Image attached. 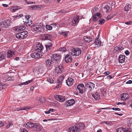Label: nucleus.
<instances>
[{
  "mask_svg": "<svg viewBox=\"0 0 132 132\" xmlns=\"http://www.w3.org/2000/svg\"><path fill=\"white\" fill-rule=\"evenodd\" d=\"M63 70L64 69L63 67L61 65H59L58 67L56 68L55 70L57 73H61Z\"/></svg>",
  "mask_w": 132,
  "mask_h": 132,
  "instance_id": "obj_18",
  "label": "nucleus"
},
{
  "mask_svg": "<svg viewBox=\"0 0 132 132\" xmlns=\"http://www.w3.org/2000/svg\"><path fill=\"white\" fill-rule=\"evenodd\" d=\"M27 25L30 26L31 24H32V21L30 20H29V21H27Z\"/></svg>",
  "mask_w": 132,
  "mask_h": 132,
  "instance_id": "obj_49",
  "label": "nucleus"
},
{
  "mask_svg": "<svg viewBox=\"0 0 132 132\" xmlns=\"http://www.w3.org/2000/svg\"><path fill=\"white\" fill-rule=\"evenodd\" d=\"M28 35V33L26 31H23L17 33L16 35V37L17 38L19 39H24L27 37Z\"/></svg>",
  "mask_w": 132,
  "mask_h": 132,
  "instance_id": "obj_2",
  "label": "nucleus"
},
{
  "mask_svg": "<svg viewBox=\"0 0 132 132\" xmlns=\"http://www.w3.org/2000/svg\"><path fill=\"white\" fill-rule=\"evenodd\" d=\"M127 123L129 126L132 127V119H128L127 121Z\"/></svg>",
  "mask_w": 132,
  "mask_h": 132,
  "instance_id": "obj_33",
  "label": "nucleus"
},
{
  "mask_svg": "<svg viewBox=\"0 0 132 132\" xmlns=\"http://www.w3.org/2000/svg\"><path fill=\"white\" fill-rule=\"evenodd\" d=\"M94 43L95 44V45H96L98 46H100L101 45V42L99 40V38H97L95 40Z\"/></svg>",
  "mask_w": 132,
  "mask_h": 132,
  "instance_id": "obj_30",
  "label": "nucleus"
},
{
  "mask_svg": "<svg viewBox=\"0 0 132 132\" xmlns=\"http://www.w3.org/2000/svg\"><path fill=\"white\" fill-rule=\"evenodd\" d=\"M116 132H130L129 129L127 128H119L116 130Z\"/></svg>",
  "mask_w": 132,
  "mask_h": 132,
  "instance_id": "obj_13",
  "label": "nucleus"
},
{
  "mask_svg": "<svg viewBox=\"0 0 132 132\" xmlns=\"http://www.w3.org/2000/svg\"><path fill=\"white\" fill-rule=\"evenodd\" d=\"M129 52L128 51H125V53L126 54V55H129Z\"/></svg>",
  "mask_w": 132,
  "mask_h": 132,
  "instance_id": "obj_60",
  "label": "nucleus"
},
{
  "mask_svg": "<svg viewBox=\"0 0 132 132\" xmlns=\"http://www.w3.org/2000/svg\"><path fill=\"white\" fill-rule=\"evenodd\" d=\"M41 55H40V53L38 52L37 51L32 53L31 54V56L33 58H38L41 57Z\"/></svg>",
  "mask_w": 132,
  "mask_h": 132,
  "instance_id": "obj_9",
  "label": "nucleus"
},
{
  "mask_svg": "<svg viewBox=\"0 0 132 132\" xmlns=\"http://www.w3.org/2000/svg\"><path fill=\"white\" fill-rule=\"evenodd\" d=\"M68 131L69 132H78L77 128V126L71 127L69 128Z\"/></svg>",
  "mask_w": 132,
  "mask_h": 132,
  "instance_id": "obj_21",
  "label": "nucleus"
},
{
  "mask_svg": "<svg viewBox=\"0 0 132 132\" xmlns=\"http://www.w3.org/2000/svg\"><path fill=\"white\" fill-rule=\"evenodd\" d=\"M46 80L51 84H52L53 82V80L52 78H49L47 79Z\"/></svg>",
  "mask_w": 132,
  "mask_h": 132,
  "instance_id": "obj_42",
  "label": "nucleus"
},
{
  "mask_svg": "<svg viewBox=\"0 0 132 132\" xmlns=\"http://www.w3.org/2000/svg\"><path fill=\"white\" fill-rule=\"evenodd\" d=\"M4 123L2 121H0V127H3L4 125Z\"/></svg>",
  "mask_w": 132,
  "mask_h": 132,
  "instance_id": "obj_55",
  "label": "nucleus"
},
{
  "mask_svg": "<svg viewBox=\"0 0 132 132\" xmlns=\"http://www.w3.org/2000/svg\"><path fill=\"white\" fill-rule=\"evenodd\" d=\"M84 38L85 41L87 42H89L93 40V39L89 36L84 37Z\"/></svg>",
  "mask_w": 132,
  "mask_h": 132,
  "instance_id": "obj_26",
  "label": "nucleus"
},
{
  "mask_svg": "<svg viewBox=\"0 0 132 132\" xmlns=\"http://www.w3.org/2000/svg\"><path fill=\"white\" fill-rule=\"evenodd\" d=\"M95 86V85L94 84L90 82H87L85 84L86 87L89 88L90 91L92 88H94Z\"/></svg>",
  "mask_w": 132,
  "mask_h": 132,
  "instance_id": "obj_11",
  "label": "nucleus"
},
{
  "mask_svg": "<svg viewBox=\"0 0 132 132\" xmlns=\"http://www.w3.org/2000/svg\"><path fill=\"white\" fill-rule=\"evenodd\" d=\"M64 76H61L59 77L57 81V83L58 84L56 86V87L58 88L59 87V85H61L62 84V82L63 80Z\"/></svg>",
  "mask_w": 132,
  "mask_h": 132,
  "instance_id": "obj_15",
  "label": "nucleus"
},
{
  "mask_svg": "<svg viewBox=\"0 0 132 132\" xmlns=\"http://www.w3.org/2000/svg\"><path fill=\"white\" fill-rule=\"evenodd\" d=\"M21 132H28V131L25 129L24 128H22L21 130Z\"/></svg>",
  "mask_w": 132,
  "mask_h": 132,
  "instance_id": "obj_54",
  "label": "nucleus"
},
{
  "mask_svg": "<svg viewBox=\"0 0 132 132\" xmlns=\"http://www.w3.org/2000/svg\"><path fill=\"white\" fill-rule=\"evenodd\" d=\"M75 103V101L73 99L68 100L65 103V104L68 106H69L73 105Z\"/></svg>",
  "mask_w": 132,
  "mask_h": 132,
  "instance_id": "obj_17",
  "label": "nucleus"
},
{
  "mask_svg": "<svg viewBox=\"0 0 132 132\" xmlns=\"http://www.w3.org/2000/svg\"><path fill=\"white\" fill-rule=\"evenodd\" d=\"M13 30H14L15 31H18V28H17V26L16 27H14L13 28Z\"/></svg>",
  "mask_w": 132,
  "mask_h": 132,
  "instance_id": "obj_62",
  "label": "nucleus"
},
{
  "mask_svg": "<svg viewBox=\"0 0 132 132\" xmlns=\"http://www.w3.org/2000/svg\"><path fill=\"white\" fill-rule=\"evenodd\" d=\"M103 123L106 124H110V122L109 121H104Z\"/></svg>",
  "mask_w": 132,
  "mask_h": 132,
  "instance_id": "obj_63",
  "label": "nucleus"
},
{
  "mask_svg": "<svg viewBox=\"0 0 132 132\" xmlns=\"http://www.w3.org/2000/svg\"><path fill=\"white\" fill-rule=\"evenodd\" d=\"M26 125L29 127L34 128L35 125V123H34L31 122H29L27 123L26 124Z\"/></svg>",
  "mask_w": 132,
  "mask_h": 132,
  "instance_id": "obj_32",
  "label": "nucleus"
},
{
  "mask_svg": "<svg viewBox=\"0 0 132 132\" xmlns=\"http://www.w3.org/2000/svg\"><path fill=\"white\" fill-rule=\"evenodd\" d=\"M46 45L52 47V44L51 42H49Z\"/></svg>",
  "mask_w": 132,
  "mask_h": 132,
  "instance_id": "obj_53",
  "label": "nucleus"
},
{
  "mask_svg": "<svg viewBox=\"0 0 132 132\" xmlns=\"http://www.w3.org/2000/svg\"><path fill=\"white\" fill-rule=\"evenodd\" d=\"M14 55V52L11 50H9L7 53V57L10 58L13 57Z\"/></svg>",
  "mask_w": 132,
  "mask_h": 132,
  "instance_id": "obj_24",
  "label": "nucleus"
},
{
  "mask_svg": "<svg viewBox=\"0 0 132 132\" xmlns=\"http://www.w3.org/2000/svg\"><path fill=\"white\" fill-rule=\"evenodd\" d=\"M65 60L67 63H70L72 60L71 56L68 54L66 55L65 57Z\"/></svg>",
  "mask_w": 132,
  "mask_h": 132,
  "instance_id": "obj_20",
  "label": "nucleus"
},
{
  "mask_svg": "<svg viewBox=\"0 0 132 132\" xmlns=\"http://www.w3.org/2000/svg\"><path fill=\"white\" fill-rule=\"evenodd\" d=\"M68 32H62L61 33V34L63 35L64 36L66 37L67 36Z\"/></svg>",
  "mask_w": 132,
  "mask_h": 132,
  "instance_id": "obj_43",
  "label": "nucleus"
},
{
  "mask_svg": "<svg viewBox=\"0 0 132 132\" xmlns=\"http://www.w3.org/2000/svg\"><path fill=\"white\" fill-rule=\"evenodd\" d=\"M55 97L56 100L60 102H63L65 100V97L61 95H57L55 96Z\"/></svg>",
  "mask_w": 132,
  "mask_h": 132,
  "instance_id": "obj_10",
  "label": "nucleus"
},
{
  "mask_svg": "<svg viewBox=\"0 0 132 132\" xmlns=\"http://www.w3.org/2000/svg\"><path fill=\"white\" fill-rule=\"evenodd\" d=\"M121 99L124 101L128 98V95L127 94L124 93L121 95Z\"/></svg>",
  "mask_w": 132,
  "mask_h": 132,
  "instance_id": "obj_25",
  "label": "nucleus"
},
{
  "mask_svg": "<svg viewBox=\"0 0 132 132\" xmlns=\"http://www.w3.org/2000/svg\"><path fill=\"white\" fill-rule=\"evenodd\" d=\"M99 24H102L104 23L105 22V20L104 19H101L99 21Z\"/></svg>",
  "mask_w": 132,
  "mask_h": 132,
  "instance_id": "obj_40",
  "label": "nucleus"
},
{
  "mask_svg": "<svg viewBox=\"0 0 132 132\" xmlns=\"http://www.w3.org/2000/svg\"><path fill=\"white\" fill-rule=\"evenodd\" d=\"M104 10H105V11L106 13L109 12L110 10V6L108 5L105 6L104 7Z\"/></svg>",
  "mask_w": 132,
  "mask_h": 132,
  "instance_id": "obj_35",
  "label": "nucleus"
},
{
  "mask_svg": "<svg viewBox=\"0 0 132 132\" xmlns=\"http://www.w3.org/2000/svg\"><path fill=\"white\" fill-rule=\"evenodd\" d=\"M38 100L42 103H44L45 102V98L43 97L39 98V99H38Z\"/></svg>",
  "mask_w": 132,
  "mask_h": 132,
  "instance_id": "obj_39",
  "label": "nucleus"
},
{
  "mask_svg": "<svg viewBox=\"0 0 132 132\" xmlns=\"http://www.w3.org/2000/svg\"><path fill=\"white\" fill-rule=\"evenodd\" d=\"M70 53L72 55L77 56L81 54V50L79 48H73L71 50Z\"/></svg>",
  "mask_w": 132,
  "mask_h": 132,
  "instance_id": "obj_3",
  "label": "nucleus"
},
{
  "mask_svg": "<svg viewBox=\"0 0 132 132\" xmlns=\"http://www.w3.org/2000/svg\"><path fill=\"white\" fill-rule=\"evenodd\" d=\"M32 81V80H29L27 81L24 82H23L20 84H19L18 85L21 87L22 86V85H28Z\"/></svg>",
  "mask_w": 132,
  "mask_h": 132,
  "instance_id": "obj_28",
  "label": "nucleus"
},
{
  "mask_svg": "<svg viewBox=\"0 0 132 132\" xmlns=\"http://www.w3.org/2000/svg\"><path fill=\"white\" fill-rule=\"evenodd\" d=\"M34 48L35 50L39 52L42 50L43 46L40 44L38 43L36 44L35 46H34Z\"/></svg>",
  "mask_w": 132,
  "mask_h": 132,
  "instance_id": "obj_8",
  "label": "nucleus"
},
{
  "mask_svg": "<svg viewBox=\"0 0 132 132\" xmlns=\"http://www.w3.org/2000/svg\"><path fill=\"white\" fill-rule=\"evenodd\" d=\"M132 22L130 21H128L126 22H125V24L127 25H129Z\"/></svg>",
  "mask_w": 132,
  "mask_h": 132,
  "instance_id": "obj_57",
  "label": "nucleus"
},
{
  "mask_svg": "<svg viewBox=\"0 0 132 132\" xmlns=\"http://www.w3.org/2000/svg\"><path fill=\"white\" fill-rule=\"evenodd\" d=\"M77 89L80 93L82 94L85 92V89L84 85L82 84H78L77 87Z\"/></svg>",
  "mask_w": 132,
  "mask_h": 132,
  "instance_id": "obj_6",
  "label": "nucleus"
},
{
  "mask_svg": "<svg viewBox=\"0 0 132 132\" xmlns=\"http://www.w3.org/2000/svg\"><path fill=\"white\" fill-rule=\"evenodd\" d=\"M118 59L119 63H123L125 62V55H120L119 56Z\"/></svg>",
  "mask_w": 132,
  "mask_h": 132,
  "instance_id": "obj_16",
  "label": "nucleus"
},
{
  "mask_svg": "<svg viewBox=\"0 0 132 132\" xmlns=\"http://www.w3.org/2000/svg\"><path fill=\"white\" fill-rule=\"evenodd\" d=\"M112 109L116 111H120L121 110L119 108H112Z\"/></svg>",
  "mask_w": 132,
  "mask_h": 132,
  "instance_id": "obj_52",
  "label": "nucleus"
},
{
  "mask_svg": "<svg viewBox=\"0 0 132 132\" xmlns=\"http://www.w3.org/2000/svg\"><path fill=\"white\" fill-rule=\"evenodd\" d=\"M113 77L112 75H109L106 77V78L108 79H110L113 78Z\"/></svg>",
  "mask_w": 132,
  "mask_h": 132,
  "instance_id": "obj_50",
  "label": "nucleus"
},
{
  "mask_svg": "<svg viewBox=\"0 0 132 132\" xmlns=\"http://www.w3.org/2000/svg\"><path fill=\"white\" fill-rule=\"evenodd\" d=\"M43 37H44L46 39L50 40L51 38L52 37V36H51L49 34H46L43 35Z\"/></svg>",
  "mask_w": 132,
  "mask_h": 132,
  "instance_id": "obj_29",
  "label": "nucleus"
},
{
  "mask_svg": "<svg viewBox=\"0 0 132 132\" xmlns=\"http://www.w3.org/2000/svg\"><path fill=\"white\" fill-rule=\"evenodd\" d=\"M10 10L11 11L13 12H15L16 10H18V9H16L15 7H12L10 9Z\"/></svg>",
  "mask_w": 132,
  "mask_h": 132,
  "instance_id": "obj_46",
  "label": "nucleus"
},
{
  "mask_svg": "<svg viewBox=\"0 0 132 132\" xmlns=\"http://www.w3.org/2000/svg\"><path fill=\"white\" fill-rule=\"evenodd\" d=\"M66 82L67 85L69 86H70L73 85L74 82V80L70 77H69Z\"/></svg>",
  "mask_w": 132,
  "mask_h": 132,
  "instance_id": "obj_14",
  "label": "nucleus"
},
{
  "mask_svg": "<svg viewBox=\"0 0 132 132\" xmlns=\"http://www.w3.org/2000/svg\"><path fill=\"white\" fill-rule=\"evenodd\" d=\"M61 57V56L59 54H53L51 57L52 62L55 63L59 62Z\"/></svg>",
  "mask_w": 132,
  "mask_h": 132,
  "instance_id": "obj_4",
  "label": "nucleus"
},
{
  "mask_svg": "<svg viewBox=\"0 0 132 132\" xmlns=\"http://www.w3.org/2000/svg\"><path fill=\"white\" fill-rule=\"evenodd\" d=\"M131 7L129 3H127L124 7L125 10L127 12L128 11L130 10Z\"/></svg>",
  "mask_w": 132,
  "mask_h": 132,
  "instance_id": "obj_27",
  "label": "nucleus"
},
{
  "mask_svg": "<svg viewBox=\"0 0 132 132\" xmlns=\"http://www.w3.org/2000/svg\"><path fill=\"white\" fill-rule=\"evenodd\" d=\"M112 18V16L111 15H109L107 16L106 19H107V20H109Z\"/></svg>",
  "mask_w": 132,
  "mask_h": 132,
  "instance_id": "obj_51",
  "label": "nucleus"
},
{
  "mask_svg": "<svg viewBox=\"0 0 132 132\" xmlns=\"http://www.w3.org/2000/svg\"><path fill=\"white\" fill-rule=\"evenodd\" d=\"M25 27L24 26H17V28L18 30V31H20L21 30H22L25 29Z\"/></svg>",
  "mask_w": 132,
  "mask_h": 132,
  "instance_id": "obj_34",
  "label": "nucleus"
},
{
  "mask_svg": "<svg viewBox=\"0 0 132 132\" xmlns=\"http://www.w3.org/2000/svg\"><path fill=\"white\" fill-rule=\"evenodd\" d=\"M110 72L109 71H107L106 72H104V74L106 76H107L110 73Z\"/></svg>",
  "mask_w": 132,
  "mask_h": 132,
  "instance_id": "obj_58",
  "label": "nucleus"
},
{
  "mask_svg": "<svg viewBox=\"0 0 132 132\" xmlns=\"http://www.w3.org/2000/svg\"><path fill=\"white\" fill-rule=\"evenodd\" d=\"M116 104L117 105H119L120 104H122V105H124L125 104V103L124 102H122V103H121L120 102H118L116 103Z\"/></svg>",
  "mask_w": 132,
  "mask_h": 132,
  "instance_id": "obj_56",
  "label": "nucleus"
},
{
  "mask_svg": "<svg viewBox=\"0 0 132 132\" xmlns=\"http://www.w3.org/2000/svg\"><path fill=\"white\" fill-rule=\"evenodd\" d=\"M45 46L46 48V50L47 51H49L51 48L52 47H50L49 46H47L46 45H45Z\"/></svg>",
  "mask_w": 132,
  "mask_h": 132,
  "instance_id": "obj_48",
  "label": "nucleus"
},
{
  "mask_svg": "<svg viewBox=\"0 0 132 132\" xmlns=\"http://www.w3.org/2000/svg\"><path fill=\"white\" fill-rule=\"evenodd\" d=\"M66 50V48L65 47H62L59 48V50L63 52H65Z\"/></svg>",
  "mask_w": 132,
  "mask_h": 132,
  "instance_id": "obj_44",
  "label": "nucleus"
},
{
  "mask_svg": "<svg viewBox=\"0 0 132 132\" xmlns=\"http://www.w3.org/2000/svg\"><path fill=\"white\" fill-rule=\"evenodd\" d=\"M2 5L5 7H7L8 6V5L6 4H2Z\"/></svg>",
  "mask_w": 132,
  "mask_h": 132,
  "instance_id": "obj_64",
  "label": "nucleus"
},
{
  "mask_svg": "<svg viewBox=\"0 0 132 132\" xmlns=\"http://www.w3.org/2000/svg\"><path fill=\"white\" fill-rule=\"evenodd\" d=\"M43 29V26L41 24H36L31 27V30L34 32L36 31L37 33L41 32Z\"/></svg>",
  "mask_w": 132,
  "mask_h": 132,
  "instance_id": "obj_1",
  "label": "nucleus"
},
{
  "mask_svg": "<svg viewBox=\"0 0 132 132\" xmlns=\"http://www.w3.org/2000/svg\"><path fill=\"white\" fill-rule=\"evenodd\" d=\"M6 57V55L5 54H0V61L2 60V59H4Z\"/></svg>",
  "mask_w": 132,
  "mask_h": 132,
  "instance_id": "obj_38",
  "label": "nucleus"
},
{
  "mask_svg": "<svg viewBox=\"0 0 132 132\" xmlns=\"http://www.w3.org/2000/svg\"><path fill=\"white\" fill-rule=\"evenodd\" d=\"M34 129L35 131L37 132H39L42 130L43 127L39 124L35 123V125L34 127Z\"/></svg>",
  "mask_w": 132,
  "mask_h": 132,
  "instance_id": "obj_7",
  "label": "nucleus"
},
{
  "mask_svg": "<svg viewBox=\"0 0 132 132\" xmlns=\"http://www.w3.org/2000/svg\"><path fill=\"white\" fill-rule=\"evenodd\" d=\"M52 60H51L50 61V60H47L46 61V64L48 66H49L50 65H51V64H52Z\"/></svg>",
  "mask_w": 132,
  "mask_h": 132,
  "instance_id": "obj_37",
  "label": "nucleus"
},
{
  "mask_svg": "<svg viewBox=\"0 0 132 132\" xmlns=\"http://www.w3.org/2000/svg\"><path fill=\"white\" fill-rule=\"evenodd\" d=\"M92 96L96 100H98L100 98V95L99 93L97 92H95L92 94Z\"/></svg>",
  "mask_w": 132,
  "mask_h": 132,
  "instance_id": "obj_19",
  "label": "nucleus"
},
{
  "mask_svg": "<svg viewBox=\"0 0 132 132\" xmlns=\"http://www.w3.org/2000/svg\"><path fill=\"white\" fill-rule=\"evenodd\" d=\"M46 28L47 30H51L52 29V26L47 24L46 26Z\"/></svg>",
  "mask_w": 132,
  "mask_h": 132,
  "instance_id": "obj_41",
  "label": "nucleus"
},
{
  "mask_svg": "<svg viewBox=\"0 0 132 132\" xmlns=\"http://www.w3.org/2000/svg\"><path fill=\"white\" fill-rule=\"evenodd\" d=\"M123 48L121 47H115L114 49V51L115 52H119L120 51H121L123 49Z\"/></svg>",
  "mask_w": 132,
  "mask_h": 132,
  "instance_id": "obj_31",
  "label": "nucleus"
},
{
  "mask_svg": "<svg viewBox=\"0 0 132 132\" xmlns=\"http://www.w3.org/2000/svg\"><path fill=\"white\" fill-rule=\"evenodd\" d=\"M30 109L29 107H25L22 108H17V110H25L26 109Z\"/></svg>",
  "mask_w": 132,
  "mask_h": 132,
  "instance_id": "obj_36",
  "label": "nucleus"
},
{
  "mask_svg": "<svg viewBox=\"0 0 132 132\" xmlns=\"http://www.w3.org/2000/svg\"><path fill=\"white\" fill-rule=\"evenodd\" d=\"M5 87V85H4L0 83V90H1L2 89H4Z\"/></svg>",
  "mask_w": 132,
  "mask_h": 132,
  "instance_id": "obj_47",
  "label": "nucleus"
},
{
  "mask_svg": "<svg viewBox=\"0 0 132 132\" xmlns=\"http://www.w3.org/2000/svg\"><path fill=\"white\" fill-rule=\"evenodd\" d=\"M79 18V17L78 16L74 17L73 19V20L71 21V23L68 22L69 26L72 25L73 26H75L76 25L75 24L77 23Z\"/></svg>",
  "mask_w": 132,
  "mask_h": 132,
  "instance_id": "obj_12",
  "label": "nucleus"
},
{
  "mask_svg": "<svg viewBox=\"0 0 132 132\" xmlns=\"http://www.w3.org/2000/svg\"><path fill=\"white\" fill-rule=\"evenodd\" d=\"M96 16L98 17V18H100L101 17L102 15L100 13L98 12L96 14L94 15L93 18V21L95 22L96 21Z\"/></svg>",
  "mask_w": 132,
  "mask_h": 132,
  "instance_id": "obj_23",
  "label": "nucleus"
},
{
  "mask_svg": "<svg viewBox=\"0 0 132 132\" xmlns=\"http://www.w3.org/2000/svg\"><path fill=\"white\" fill-rule=\"evenodd\" d=\"M132 83V81L131 80H129L127 81L126 83V84H131Z\"/></svg>",
  "mask_w": 132,
  "mask_h": 132,
  "instance_id": "obj_59",
  "label": "nucleus"
},
{
  "mask_svg": "<svg viewBox=\"0 0 132 132\" xmlns=\"http://www.w3.org/2000/svg\"><path fill=\"white\" fill-rule=\"evenodd\" d=\"M84 128L85 126L82 123H80L79 126H77V128L78 132L84 129Z\"/></svg>",
  "mask_w": 132,
  "mask_h": 132,
  "instance_id": "obj_22",
  "label": "nucleus"
},
{
  "mask_svg": "<svg viewBox=\"0 0 132 132\" xmlns=\"http://www.w3.org/2000/svg\"><path fill=\"white\" fill-rule=\"evenodd\" d=\"M10 25V21L8 20H2L0 21V27L2 28H6Z\"/></svg>",
  "mask_w": 132,
  "mask_h": 132,
  "instance_id": "obj_5",
  "label": "nucleus"
},
{
  "mask_svg": "<svg viewBox=\"0 0 132 132\" xmlns=\"http://www.w3.org/2000/svg\"><path fill=\"white\" fill-rule=\"evenodd\" d=\"M30 17V16L29 15L26 16H25L26 20H29V18Z\"/></svg>",
  "mask_w": 132,
  "mask_h": 132,
  "instance_id": "obj_61",
  "label": "nucleus"
},
{
  "mask_svg": "<svg viewBox=\"0 0 132 132\" xmlns=\"http://www.w3.org/2000/svg\"><path fill=\"white\" fill-rule=\"evenodd\" d=\"M7 80L8 81H13L14 80V78L12 76H10L9 77H8L7 79Z\"/></svg>",
  "mask_w": 132,
  "mask_h": 132,
  "instance_id": "obj_45",
  "label": "nucleus"
}]
</instances>
